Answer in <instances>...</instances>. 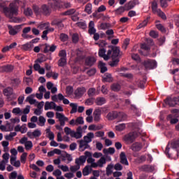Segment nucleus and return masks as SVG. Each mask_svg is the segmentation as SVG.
Wrapping results in <instances>:
<instances>
[{
    "instance_id": "a19ab883",
    "label": "nucleus",
    "mask_w": 179,
    "mask_h": 179,
    "mask_svg": "<svg viewBox=\"0 0 179 179\" xmlns=\"http://www.w3.org/2000/svg\"><path fill=\"white\" fill-rule=\"evenodd\" d=\"M124 10H127L125 6L119 7L115 12L116 15H121V13H124Z\"/></svg>"
},
{
    "instance_id": "e2e57ef3",
    "label": "nucleus",
    "mask_w": 179,
    "mask_h": 179,
    "mask_svg": "<svg viewBox=\"0 0 179 179\" xmlns=\"http://www.w3.org/2000/svg\"><path fill=\"white\" fill-rule=\"evenodd\" d=\"M59 38L61 40V41H63V43H65V41H68V35L65 34H61Z\"/></svg>"
},
{
    "instance_id": "a18cd8bd",
    "label": "nucleus",
    "mask_w": 179,
    "mask_h": 179,
    "mask_svg": "<svg viewBox=\"0 0 179 179\" xmlns=\"http://www.w3.org/2000/svg\"><path fill=\"white\" fill-rule=\"evenodd\" d=\"M34 96L33 95H30L27 97L25 101H28L29 104H36V101L34 99Z\"/></svg>"
},
{
    "instance_id": "f3484780",
    "label": "nucleus",
    "mask_w": 179,
    "mask_h": 179,
    "mask_svg": "<svg viewBox=\"0 0 179 179\" xmlns=\"http://www.w3.org/2000/svg\"><path fill=\"white\" fill-rule=\"evenodd\" d=\"M120 163L124 164V166H129V163L128 162V159H127V155L125 152H122L120 155Z\"/></svg>"
},
{
    "instance_id": "bf43d9fd",
    "label": "nucleus",
    "mask_w": 179,
    "mask_h": 179,
    "mask_svg": "<svg viewBox=\"0 0 179 179\" xmlns=\"http://www.w3.org/2000/svg\"><path fill=\"white\" fill-rule=\"evenodd\" d=\"M21 82L22 80H20V78H14L11 81L13 86H19V84L21 83Z\"/></svg>"
},
{
    "instance_id": "f8f14e48",
    "label": "nucleus",
    "mask_w": 179,
    "mask_h": 179,
    "mask_svg": "<svg viewBox=\"0 0 179 179\" xmlns=\"http://www.w3.org/2000/svg\"><path fill=\"white\" fill-rule=\"evenodd\" d=\"M85 92H86V87H78L75 90L74 94L76 97H78V99H80V97H82V96H83V94H85Z\"/></svg>"
},
{
    "instance_id": "f704fd0d",
    "label": "nucleus",
    "mask_w": 179,
    "mask_h": 179,
    "mask_svg": "<svg viewBox=\"0 0 179 179\" xmlns=\"http://www.w3.org/2000/svg\"><path fill=\"white\" fill-rule=\"evenodd\" d=\"M57 97L59 101H63L64 104H69V100H68V99H66L62 94H58Z\"/></svg>"
},
{
    "instance_id": "4468645a",
    "label": "nucleus",
    "mask_w": 179,
    "mask_h": 179,
    "mask_svg": "<svg viewBox=\"0 0 179 179\" xmlns=\"http://www.w3.org/2000/svg\"><path fill=\"white\" fill-rule=\"evenodd\" d=\"M139 3V1L138 0H131L129 3H126L124 5L126 8V10H131V9H134L136 5Z\"/></svg>"
},
{
    "instance_id": "5fc2aeb1",
    "label": "nucleus",
    "mask_w": 179,
    "mask_h": 179,
    "mask_svg": "<svg viewBox=\"0 0 179 179\" xmlns=\"http://www.w3.org/2000/svg\"><path fill=\"white\" fill-rule=\"evenodd\" d=\"M72 41L74 44H76L79 42V34H73L72 35Z\"/></svg>"
},
{
    "instance_id": "2f4dec72",
    "label": "nucleus",
    "mask_w": 179,
    "mask_h": 179,
    "mask_svg": "<svg viewBox=\"0 0 179 179\" xmlns=\"http://www.w3.org/2000/svg\"><path fill=\"white\" fill-rule=\"evenodd\" d=\"M92 167L89 165L85 166V168L83 169V176H89V174H90V171H92Z\"/></svg>"
},
{
    "instance_id": "c85d7f7f",
    "label": "nucleus",
    "mask_w": 179,
    "mask_h": 179,
    "mask_svg": "<svg viewBox=\"0 0 179 179\" xmlns=\"http://www.w3.org/2000/svg\"><path fill=\"white\" fill-rule=\"evenodd\" d=\"M3 93L4 96L9 97V96H12V94H13V88L8 87L3 90Z\"/></svg>"
},
{
    "instance_id": "72a5a7b5",
    "label": "nucleus",
    "mask_w": 179,
    "mask_h": 179,
    "mask_svg": "<svg viewBox=\"0 0 179 179\" xmlns=\"http://www.w3.org/2000/svg\"><path fill=\"white\" fill-rule=\"evenodd\" d=\"M171 148L172 149H176V150H179V141L178 140H173L171 142Z\"/></svg>"
},
{
    "instance_id": "1a4fd4ad",
    "label": "nucleus",
    "mask_w": 179,
    "mask_h": 179,
    "mask_svg": "<svg viewBox=\"0 0 179 179\" xmlns=\"http://www.w3.org/2000/svg\"><path fill=\"white\" fill-rule=\"evenodd\" d=\"M65 19H57V20H54L51 24L52 26H55L59 30H62L64 29V24L62 22H64Z\"/></svg>"
},
{
    "instance_id": "680f3d73",
    "label": "nucleus",
    "mask_w": 179,
    "mask_h": 179,
    "mask_svg": "<svg viewBox=\"0 0 179 179\" xmlns=\"http://www.w3.org/2000/svg\"><path fill=\"white\" fill-rule=\"evenodd\" d=\"M125 124H118L115 127V129L116 131H124V129H125Z\"/></svg>"
},
{
    "instance_id": "b1692460",
    "label": "nucleus",
    "mask_w": 179,
    "mask_h": 179,
    "mask_svg": "<svg viewBox=\"0 0 179 179\" xmlns=\"http://www.w3.org/2000/svg\"><path fill=\"white\" fill-rule=\"evenodd\" d=\"M93 138H94V134L93 132L88 133L86 136L83 137V141L87 142V143H90L92 142Z\"/></svg>"
},
{
    "instance_id": "6ab92c4d",
    "label": "nucleus",
    "mask_w": 179,
    "mask_h": 179,
    "mask_svg": "<svg viewBox=\"0 0 179 179\" xmlns=\"http://www.w3.org/2000/svg\"><path fill=\"white\" fill-rule=\"evenodd\" d=\"M103 82H107L108 83H111V82H114V78L111 73H106L103 76Z\"/></svg>"
},
{
    "instance_id": "a878e982",
    "label": "nucleus",
    "mask_w": 179,
    "mask_h": 179,
    "mask_svg": "<svg viewBox=\"0 0 179 179\" xmlns=\"http://www.w3.org/2000/svg\"><path fill=\"white\" fill-rule=\"evenodd\" d=\"M107 103V99L104 97H97L95 100V104L96 106H103Z\"/></svg>"
},
{
    "instance_id": "c03bdc74",
    "label": "nucleus",
    "mask_w": 179,
    "mask_h": 179,
    "mask_svg": "<svg viewBox=\"0 0 179 179\" xmlns=\"http://www.w3.org/2000/svg\"><path fill=\"white\" fill-rule=\"evenodd\" d=\"M24 147L26 150H31V149H33V142H31V141H28L25 143Z\"/></svg>"
},
{
    "instance_id": "8fccbe9b",
    "label": "nucleus",
    "mask_w": 179,
    "mask_h": 179,
    "mask_svg": "<svg viewBox=\"0 0 179 179\" xmlns=\"http://www.w3.org/2000/svg\"><path fill=\"white\" fill-rule=\"evenodd\" d=\"M103 153H109L110 155H114L115 153V149L114 148H109L107 149L103 150Z\"/></svg>"
},
{
    "instance_id": "864d4df0",
    "label": "nucleus",
    "mask_w": 179,
    "mask_h": 179,
    "mask_svg": "<svg viewBox=\"0 0 179 179\" xmlns=\"http://www.w3.org/2000/svg\"><path fill=\"white\" fill-rule=\"evenodd\" d=\"M80 169V166H79L78 164L70 166V171H71V173H76V171H78V170H79Z\"/></svg>"
},
{
    "instance_id": "37998d69",
    "label": "nucleus",
    "mask_w": 179,
    "mask_h": 179,
    "mask_svg": "<svg viewBox=\"0 0 179 179\" xmlns=\"http://www.w3.org/2000/svg\"><path fill=\"white\" fill-rule=\"evenodd\" d=\"M167 120L170 121L171 124H177V122H178V119L173 118V115H169L167 117Z\"/></svg>"
},
{
    "instance_id": "3c124183",
    "label": "nucleus",
    "mask_w": 179,
    "mask_h": 179,
    "mask_svg": "<svg viewBox=\"0 0 179 179\" xmlns=\"http://www.w3.org/2000/svg\"><path fill=\"white\" fill-rule=\"evenodd\" d=\"M27 159V153L24 152L20 156V162L22 163V164H24L26 163V160Z\"/></svg>"
},
{
    "instance_id": "c9c22d12",
    "label": "nucleus",
    "mask_w": 179,
    "mask_h": 179,
    "mask_svg": "<svg viewBox=\"0 0 179 179\" xmlns=\"http://www.w3.org/2000/svg\"><path fill=\"white\" fill-rule=\"evenodd\" d=\"M99 68L101 69V73L107 72V67L106 66V64L103 62H99Z\"/></svg>"
},
{
    "instance_id": "603ef678",
    "label": "nucleus",
    "mask_w": 179,
    "mask_h": 179,
    "mask_svg": "<svg viewBox=\"0 0 179 179\" xmlns=\"http://www.w3.org/2000/svg\"><path fill=\"white\" fill-rule=\"evenodd\" d=\"M3 70L4 71V72H12L13 71V66L12 65L4 66L3 67Z\"/></svg>"
},
{
    "instance_id": "ea45409f",
    "label": "nucleus",
    "mask_w": 179,
    "mask_h": 179,
    "mask_svg": "<svg viewBox=\"0 0 179 179\" xmlns=\"http://www.w3.org/2000/svg\"><path fill=\"white\" fill-rule=\"evenodd\" d=\"M65 65H66V57H61L58 61V66L63 67Z\"/></svg>"
},
{
    "instance_id": "052dcab7",
    "label": "nucleus",
    "mask_w": 179,
    "mask_h": 179,
    "mask_svg": "<svg viewBox=\"0 0 179 179\" xmlns=\"http://www.w3.org/2000/svg\"><path fill=\"white\" fill-rule=\"evenodd\" d=\"M9 179H15L17 178V172L16 171H14L11 172L8 176Z\"/></svg>"
},
{
    "instance_id": "338daca9",
    "label": "nucleus",
    "mask_w": 179,
    "mask_h": 179,
    "mask_svg": "<svg viewBox=\"0 0 179 179\" xmlns=\"http://www.w3.org/2000/svg\"><path fill=\"white\" fill-rule=\"evenodd\" d=\"M95 136L96 138H101L102 140H104V138H103V136H104V131H96L95 133Z\"/></svg>"
},
{
    "instance_id": "4d7b16f0",
    "label": "nucleus",
    "mask_w": 179,
    "mask_h": 179,
    "mask_svg": "<svg viewBox=\"0 0 179 179\" xmlns=\"http://www.w3.org/2000/svg\"><path fill=\"white\" fill-rule=\"evenodd\" d=\"M75 12H76V10L72 8V9L68 10L67 11L63 13L62 15L64 16H68L69 15H73V13H75Z\"/></svg>"
},
{
    "instance_id": "aec40b11",
    "label": "nucleus",
    "mask_w": 179,
    "mask_h": 179,
    "mask_svg": "<svg viewBox=\"0 0 179 179\" xmlns=\"http://www.w3.org/2000/svg\"><path fill=\"white\" fill-rule=\"evenodd\" d=\"M55 108V102L46 101L45 103L44 109L45 111L48 110H54Z\"/></svg>"
},
{
    "instance_id": "ddd939ff",
    "label": "nucleus",
    "mask_w": 179,
    "mask_h": 179,
    "mask_svg": "<svg viewBox=\"0 0 179 179\" xmlns=\"http://www.w3.org/2000/svg\"><path fill=\"white\" fill-rule=\"evenodd\" d=\"M85 157H86V159H87V162L89 164H91V166H90V167H92L93 169V164H96V162H94L96 161V159H94L93 157H92V152L86 151L85 152ZM88 157V158H87Z\"/></svg>"
},
{
    "instance_id": "7c9ffc66",
    "label": "nucleus",
    "mask_w": 179,
    "mask_h": 179,
    "mask_svg": "<svg viewBox=\"0 0 179 179\" xmlns=\"http://www.w3.org/2000/svg\"><path fill=\"white\" fill-rule=\"evenodd\" d=\"M151 9L152 10V13L156 14L159 10H160V8H157V2L156 1H153L151 3Z\"/></svg>"
},
{
    "instance_id": "79ce46f5",
    "label": "nucleus",
    "mask_w": 179,
    "mask_h": 179,
    "mask_svg": "<svg viewBox=\"0 0 179 179\" xmlns=\"http://www.w3.org/2000/svg\"><path fill=\"white\" fill-rule=\"evenodd\" d=\"M85 124V120H83V117L80 116L76 120V125H83Z\"/></svg>"
},
{
    "instance_id": "9d476101",
    "label": "nucleus",
    "mask_w": 179,
    "mask_h": 179,
    "mask_svg": "<svg viewBox=\"0 0 179 179\" xmlns=\"http://www.w3.org/2000/svg\"><path fill=\"white\" fill-rule=\"evenodd\" d=\"M107 163V160L106 159V157H101L96 164H93L92 166L93 169H96L97 167H100L101 169L102 167H104V164Z\"/></svg>"
},
{
    "instance_id": "20e7f679",
    "label": "nucleus",
    "mask_w": 179,
    "mask_h": 179,
    "mask_svg": "<svg viewBox=\"0 0 179 179\" xmlns=\"http://www.w3.org/2000/svg\"><path fill=\"white\" fill-rule=\"evenodd\" d=\"M142 65L148 70L155 69L157 67V62L155 60L148 59L142 62Z\"/></svg>"
},
{
    "instance_id": "c756f323",
    "label": "nucleus",
    "mask_w": 179,
    "mask_h": 179,
    "mask_svg": "<svg viewBox=\"0 0 179 179\" xmlns=\"http://www.w3.org/2000/svg\"><path fill=\"white\" fill-rule=\"evenodd\" d=\"M110 89L113 92H120L121 90V85L118 83H113L110 85Z\"/></svg>"
},
{
    "instance_id": "f257e3e1",
    "label": "nucleus",
    "mask_w": 179,
    "mask_h": 179,
    "mask_svg": "<svg viewBox=\"0 0 179 179\" xmlns=\"http://www.w3.org/2000/svg\"><path fill=\"white\" fill-rule=\"evenodd\" d=\"M0 8H3L4 15L9 19L19 14V2L10 3L9 7L5 6L3 3H0Z\"/></svg>"
},
{
    "instance_id": "0eeeda50",
    "label": "nucleus",
    "mask_w": 179,
    "mask_h": 179,
    "mask_svg": "<svg viewBox=\"0 0 179 179\" xmlns=\"http://www.w3.org/2000/svg\"><path fill=\"white\" fill-rule=\"evenodd\" d=\"M78 143H79V152H85L86 149H89L90 148V145H89V143L86 142L85 140L81 139L77 141Z\"/></svg>"
},
{
    "instance_id": "e433bc0d",
    "label": "nucleus",
    "mask_w": 179,
    "mask_h": 179,
    "mask_svg": "<svg viewBox=\"0 0 179 179\" xmlns=\"http://www.w3.org/2000/svg\"><path fill=\"white\" fill-rule=\"evenodd\" d=\"M108 29H111V24L103 22L100 24V29L101 30H107Z\"/></svg>"
},
{
    "instance_id": "0e129e2a",
    "label": "nucleus",
    "mask_w": 179,
    "mask_h": 179,
    "mask_svg": "<svg viewBox=\"0 0 179 179\" xmlns=\"http://www.w3.org/2000/svg\"><path fill=\"white\" fill-rule=\"evenodd\" d=\"M24 82L26 83L27 86H30L31 85H33V80L30 78H24Z\"/></svg>"
},
{
    "instance_id": "4c0bfd02",
    "label": "nucleus",
    "mask_w": 179,
    "mask_h": 179,
    "mask_svg": "<svg viewBox=\"0 0 179 179\" xmlns=\"http://www.w3.org/2000/svg\"><path fill=\"white\" fill-rule=\"evenodd\" d=\"M66 94L67 96H72L73 94V87L69 85L66 87Z\"/></svg>"
},
{
    "instance_id": "5701e85b",
    "label": "nucleus",
    "mask_w": 179,
    "mask_h": 179,
    "mask_svg": "<svg viewBox=\"0 0 179 179\" xmlns=\"http://www.w3.org/2000/svg\"><path fill=\"white\" fill-rule=\"evenodd\" d=\"M75 162L76 164H78V166H81V164L86 163V155L80 156L79 158H76Z\"/></svg>"
},
{
    "instance_id": "423d86ee",
    "label": "nucleus",
    "mask_w": 179,
    "mask_h": 179,
    "mask_svg": "<svg viewBox=\"0 0 179 179\" xmlns=\"http://www.w3.org/2000/svg\"><path fill=\"white\" fill-rule=\"evenodd\" d=\"M56 118L59 120L61 127H65V122L69 121V119L64 114L57 112Z\"/></svg>"
},
{
    "instance_id": "39448f33",
    "label": "nucleus",
    "mask_w": 179,
    "mask_h": 179,
    "mask_svg": "<svg viewBox=\"0 0 179 179\" xmlns=\"http://www.w3.org/2000/svg\"><path fill=\"white\" fill-rule=\"evenodd\" d=\"M111 50H108L107 54L106 55V50L104 48H101L99 50L98 55L101 58H103L105 61H108L111 57Z\"/></svg>"
},
{
    "instance_id": "a211bd4d",
    "label": "nucleus",
    "mask_w": 179,
    "mask_h": 179,
    "mask_svg": "<svg viewBox=\"0 0 179 179\" xmlns=\"http://www.w3.org/2000/svg\"><path fill=\"white\" fill-rule=\"evenodd\" d=\"M96 64V58L94 57H87L85 59V65L87 66H93Z\"/></svg>"
},
{
    "instance_id": "4be33fe9",
    "label": "nucleus",
    "mask_w": 179,
    "mask_h": 179,
    "mask_svg": "<svg viewBox=\"0 0 179 179\" xmlns=\"http://www.w3.org/2000/svg\"><path fill=\"white\" fill-rule=\"evenodd\" d=\"M8 29H9V34L10 36H16L17 33L19 32V29L17 27H12V25H8Z\"/></svg>"
},
{
    "instance_id": "09e8293b",
    "label": "nucleus",
    "mask_w": 179,
    "mask_h": 179,
    "mask_svg": "<svg viewBox=\"0 0 179 179\" xmlns=\"http://www.w3.org/2000/svg\"><path fill=\"white\" fill-rule=\"evenodd\" d=\"M148 22L149 21L148 20H144L141 24H138V26L137 27V29L139 30V29L146 27V26H148Z\"/></svg>"
},
{
    "instance_id": "de8ad7c7",
    "label": "nucleus",
    "mask_w": 179,
    "mask_h": 179,
    "mask_svg": "<svg viewBox=\"0 0 179 179\" xmlns=\"http://www.w3.org/2000/svg\"><path fill=\"white\" fill-rule=\"evenodd\" d=\"M45 118L43 116H40L38 117V125L40 127H44L45 125Z\"/></svg>"
},
{
    "instance_id": "58836bf2",
    "label": "nucleus",
    "mask_w": 179,
    "mask_h": 179,
    "mask_svg": "<svg viewBox=\"0 0 179 179\" xmlns=\"http://www.w3.org/2000/svg\"><path fill=\"white\" fill-rule=\"evenodd\" d=\"M21 48L24 51H30L31 50V43H27L26 44H24L22 45Z\"/></svg>"
},
{
    "instance_id": "dca6fc26",
    "label": "nucleus",
    "mask_w": 179,
    "mask_h": 179,
    "mask_svg": "<svg viewBox=\"0 0 179 179\" xmlns=\"http://www.w3.org/2000/svg\"><path fill=\"white\" fill-rule=\"evenodd\" d=\"M142 148H143L142 143H134L131 146V149L133 152H140V150H142Z\"/></svg>"
},
{
    "instance_id": "473e14b6",
    "label": "nucleus",
    "mask_w": 179,
    "mask_h": 179,
    "mask_svg": "<svg viewBox=\"0 0 179 179\" xmlns=\"http://www.w3.org/2000/svg\"><path fill=\"white\" fill-rule=\"evenodd\" d=\"M70 107H71L70 114H75V113H78V103H71Z\"/></svg>"
},
{
    "instance_id": "7ed1b4c3",
    "label": "nucleus",
    "mask_w": 179,
    "mask_h": 179,
    "mask_svg": "<svg viewBox=\"0 0 179 179\" xmlns=\"http://www.w3.org/2000/svg\"><path fill=\"white\" fill-rule=\"evenodd\" d=\"M110 51H112V55H110L112 62L110 63V65L112 67L117 66L118 62H120V48L118 47H112Z\"/></svg>"
},
{
    "instance_id": "6e6552de",
    "label": "nucleus",
    "mask_w": 179,
    "mask_h": 179,
    "mask_svg": "<svg viewBox=\"0 0 179 179\" xmlns=\"http://www.w3.org/2000/svg\"><path fill=\"white\" fill-rule=\"evenodd\" d=\"M27 135L30 139H34V138H40V136H41V131L39 129H36L32 132L28 131Z\"/></svg>"
},
{
    "instance_id": "49530a36",
    "label": "nucleus",
    "mask_w": 179,
    "mask_h": 179,
    "mask_svg": "<svg viewBox=\"0 0 179 179\" xmlns=\"http://www.w3.org/2000/svg\"><path fill=\"white\" fill-rule=\"evenodd\" d=\"M157 14L159 17L162 18L163 20H167V16H166V14L162 11V10H158Z\"/></svg>"
},
{
    "instance_id": "f03ea898",
    "label": "nucleus",
    "mask_w": 179,
    "mask_h": 179,
    "mask_svg": "<svg viewBox=\"0 0 179 179\" xmlns=\"http://www.w3.org/2000/svg\"><path fill=\"white\" fill-rule=\"evenodd\" d=\"M83 129L82 127H78L76 129V131L72 130L71 128L66 127L64 128V132L66 135H70L71 138H75L76 139H80L83 136Z\"/></svg>"
},
{
    "instance_id": "2eb2a0df",
    "label": "nucleus",
    "mask_w": 179,
    "mask_h": 179,
    "mask_svg": "<svg viewBox=\"0 0 179 179\" xmlns=\"http://www.w3.org/2000/svg\"><path fill=\"white\" fill-rule=\"evenodd\" d=\"M136 137L135 136V133L131 132V133H129L128 134L125 135L123 138L124 141L125 142H130L131 143H132V142H134V141H135V138Z\"/></svg>"
},
{
    "instance_id": "cd10ccee",
    "label": "nucleus",
    "mask_w": 179,
    "mask_h": 179,
    "mask_svg": "<svg viewBox=\"0 0 179 179\" xmlns=\"http://www.w3.org/2000/svg\"><path fill=\"white\" fill-rule=\"evenodd\" d=\"M99 93H97V90H96V88L91 87L87 91V95L89 97H94V96H97Z\"/></svg>"
},
{
    "instance_id": "6e6d98bb",
    "label": "nucleus",
    "mask_w": 179,
    "mask_h": 179,
    "mask_svg": "<svg viewBox=\"0 0 179 179\" xmlns=\"http://www.w3.org/2000/svg\"><path fill=\"white\" fill-rule=\"evenodd\" d=\"M141 50H143L144 51H150V45L146 44V43H142L141 45Z\"/></svg>"
},
{
    "instance_id": "393cba45",
    "label": "nucleus",
    "mask_w": 179,
    "mask_h": 179,
    "mask_svg": "<svg viewBox=\"0 0 179 179\" xmlns=\"http://www.w3.org/2000/svg\"><path fill=\"white\" fill-rule=\"evenodd\" d=\"M106 118L109 121H113V120H115V118H118V113L117 112H110L109 113H108Z\"/></svg>"
},
{
    "instance_id": "69168bd1",
    "label": "nucleus",
    "mask_w": 179,
    "mask_h": 179,
    "mask_svg": "<svg viewBox=\"0 0 179 179\" xmlns=\"http://www.w3.org/2000/svg\"><path fill=\"white\" fill-rule=\"evenodd\" d=\"M94 103V98H90V99H87L85 101V104L87 106H93Z\"/></svg>"
},
{
    "instance_id": "bb28decb",
    "label": "nucleus",
    "mask_w": 179,
    "mask_h": 179,
    "mask_svg": "<svg viewBox=\"0 0 179 179\" xmlns=\"http://www.w3.org/2000/svg\"><path fill=\"white\" fill-rule=\"evenodd\" d=\"M10 164L14 166V167H20V161H16V157H10Z\"/></svg>"
},
{
    "instance_id": "412c9836",
    "label": "nucleus",
    "mask_w": 179,
    "mask_h": 179,
    "mask_svg": "<svg viewBox=\"0 0 179 179\" xmlns=\"http://www.w3.org/2000/svg\"><path fill=\"white\" fill-rule=\"evenodd\" d=\"M88 33L90 36L96 33V28H94V22L90 21L88 25Z\"/></svg>"
},
{
    "instance_id": "774afa93",
    "label": "nucleus",
    "mask_w": 179,
    "mask_h": 179,
    "mask_svg": "<svg viewBox=\"0 0 179 179\" xmlns=\"http://www.w3.org/2000/svg\"><path fill=\"white\" fill-rule=\"evenodd\" d=\"M59 57L60 58H66V50H62L59 52Z\"/></svg>"
},
{
    "instance_id": "13d9d810",
    "label": "nucleus",
    "mask_w": 179,
    "mask_h": 179,
    "mask_svg": "<svg viewBox=\"0 0 179 179\" xmlns=\"http://www.w3.org/2000/svg\"><path fill=\"white\" fill-rule=\"evenodd\" d=\"M85 12L88 13V15H90V13H92V4L91 3H87L85 6Z\"/></svg>"
},
{
    "instance_id": "9b49d317",
    "label": "nucleus",
    "mask_w": 179,
    "mask_h": 179,
    "mask_svg": "<svg viewBox=\"0 0 179 179\" xmlns=\"http://www.w3.org/2000/svg\"><path fill=\"white\" fill-rule=\"evenodd\" d=\"M165 104H168L170 107H174L177 106V103L178 102V98L173 97V98H167L164 100Z\"/></svg>"
}]
</instances>
